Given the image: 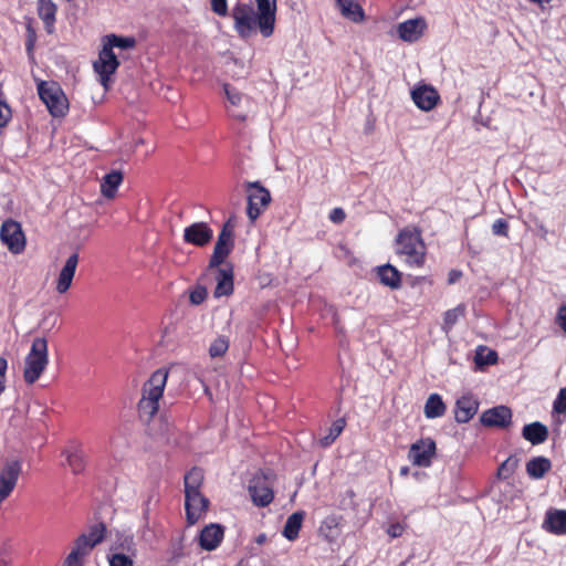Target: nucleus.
Masks as SVG:
<instances>
[{"instance_id": "nucleus-20", "label": "nucleus", "mask_w": 566, "mask_h": 566, "mask_svg": "<svg viewBox=\"0 0 566 566\" xmlns=\"http://www.w3.org/2000/svg\"><path fill=\"white\" fill-rule=\"evenodd\" d=\"M213 237L212 229L206 222H195L184 230V240L187 243L203 247Z\"/></svg>"}, {"instance_id": "nucleus-44", "label": "nucleus", "mask_w": 566, "mask_h": 566, "mask_svg": "<svg viewBox=\"0 0 566 566\" xmlns=\"http://www.w3.org/2000/svg\"><path fill=\"white\" fill-rule=\"evenodd\" d=\"M12 117L10 106L6 101L0 98V128H4Z\"/></svg>"}, {"instance_id": "nucleus-5", "label": "nucleus", "mask_w": 566, "mask_h": 566, "mask_svg": "<svg viewBox=\"0 0 566 566\" xmlns=\"http://www.w3.org/2000/svg\"><path fill=\"white\" fill-rule=\"evenodd\" d=\"M49 364L48 340L45 337H35L30 352L24 359L23 379L27 384H34L46 369Z\"/></svg>"}, {"instance_id": "nucleus-12", "label": "nucleus", "mask_w": 566, "mask_h": 566, "mask_svg": "<svg viewBox=\"0 0 566 566\" xmlns=\"http://www.w3.org/2000/svg\"><path fill=\"white\" fill-rule=\"evenodd\" d=\"M233 244V230L229 223H226L218 235L209 261V268L213 269L220 266L224 262L226 258L231 253Z\"/></svg>"}, {"instance_id": "nucleus-26", "label": "nucleus", "mask_w": 566, "mask_h": 566, "mask_svg": "<svg viewBox=\"0 0 566 566\" xmlns=\"http://www.w3.org/2000/svg\"><path fill=\"white\" fill-rule=\"evenodd\" d=\"M522 437L533 446H537L547 440L548 429L542 422L535 421L523 427Z\"/></svg>"}, {"instance_id": "nucleus-46", "label": "nucleus", "mask_w": 566, "mask_h": 566, "mask_svg": "<svg viewBox=\"0 0 566 566\" xmlns=\"http://www.w3.org/2000/svg\"><path fill=\"white\" fill-rule=\"evenodd\" d=\"M492 232L494 235H502L507 237L509 235V223L505 219H497L492 224Z\"/></svg>"}, {"instance_id": "nucleus-14", "label": "nucleus", "mask_w": 566, "mask_h": 566, "mask_svg": "<svg viewBox=\"0 0 566 566\" xmlns=\"http://www.w3.org/2000/svg\"><path fill=\"white\" fill-rule=\"evenodd\" d=\"M436 453V442L430 439H422L413 443L409 450L408 458L412 464L418 467H429Z\"/></svg>"}, {"instance_id": "nucleus-27", "label": "nucleus", "mask_w": 566, "mask_h": 566, "mask_svg": "<svg viewBox=\"0 0 566 566\" xmlns=\"http://www.w3.org/2000/svg\"><path fill=\"white\" fill-rule=\"evenodd\" d=\"M233 292V273L232 268H219L217 270V286L214 296L221 297L230 295Z\"/></svg>"}, {"instance_id": "nucleus-23", "label": "nucleus", "mask_w": 566, "mask_h": 566, "mask_svg": "<svg viewBox=\"0 0 566 566\" xmlns=\"http://www.w3.org/2000/svg\"><path fill=\"white\" fill-rule=\"evenodd\" d=\"M543 528L555 535L566 534V510L549 509L545 514Z\"/></svg>"}, {"instance_id": "nucleus-34", "label": "nucleus", "mask_w": 566, "mask_h": 566, "mask_svg": "<svg viewBox=\"0 0 566 566\" xmlns=\"http://www.w3.org/2000/svg\"><path fill=\"white\" fill-rule=\"evenodd\" d=\"M185 492L200 491L203 482V471L199 468H192L184 478Z\"/></svg>"}, {"instance_id": "nucleus-60", "label": "nucleus", "mask_w": 566, "mask_h": 566, "mask_svg": "<svg viewBox=\"0 0 566 566\" xmlns=\"http://www.w3.org/2000/svg\"><path fill=\"white\" fill-rule=\"evenodd\" d=\"M408 471H409V469H408L407 467H402V468L400 469V474H401V475H407V474H408Z\"/></svg>"}, {"instance_id": "nucleus-50", "label": "nucleus", "mask_w": 566, "mask_h": 566, "mask_svg": "<svg viewBox=\"0 0 566 566\" xmlns=\"http://www.w3.org/2000/svg\"><path fill=\"white\" fill-rule=\"evenodd\" d=\"M62 566H83V557L70 552V554L64 559Z\"/></svg>"}, {"instance_id": "nucleus-1", "label": "nucleus", "mask_w": 566, "mask_h": 566, "mask_svg": "<svg viewBox=\"0 0 566 566\" xmlns=\"http://www.w3.org/2000/svg\"><path fill=\"white\" fill-rule=\"evenodd\" d=\"M136 46L134 36H120L117 34H107L103 38V48L99 51L98 59L94 62L93 67L99 76L101 84L107 88L111 76L119 66V61L114 53V49L132 50Z\"/></svg>"}, {"instance_id": "nucleus-11", "label": "nucleus", "mask_w": 566, "mask_h": 566, "mask_svg": "<svg viewBox=\"0 0 566 566\" xmlns=\"http://www.w3.org/2000/svg\"><path fill=\"white\" fill-rule=\"evenodd\" d=\"M22 470L19 460L7 461L0 470V504L6 501L17 486Z\"/></svg>"}, {"instance_id": "nucleus-17", "label": "nucleus", "mask_w": 566, "mask_h": 566, "mask_svg": "<svg viewBox=\"0 0 566 566\" xmlns=\"http://www.w3.org/2000/svg\"><path fill=\"white\" fill-rule=\"evenodd\" d=\"M411 98L418 108L429 112L436 107L440 95L433 86L423 84L411 91Z\"/></svg>"}, {"instance_id": "nucleus-3", "label": "nucleus", "mask_w": 566, "mask_h": 566, "mask_svg": "<svg viewBox=\"0 0 566 566\" xmlns=\"http://www.w3.org/2000/svg\"><path fill=\"white\" fill-rule=\"evenodd\" d=\"M167 379L168 370L159 368L143 385L142 397L137 405L138 415L143 421L149 422L157 415Z\"/></svg>"}, {"instance_id": "nucleus-41", "label": "nucleus", "mask_w": 566, "mask_h": 566, "mask_svg": "<svg viewBox=\"0 0 566 566\" xmlns=\"http://www.w3.org/2000/svg\"><path fill=\"white\" fill-rule=\"evenodd\" d=\"M344 426H345V422L344 420H337L335 421L332 427L329 428V432L327 436H325L323 439H322V444L327 447L329 446L331 443H333L337 437L342 433L343 429H344Z\"/></svg>"}, {"instance_id": "nucleus-7", "label": "nucleus", "mask_w": 566, "mask_h": 566, "mask_svg": "<svg viewBox=\"0 0 566 566\" xmlns=\"http://www.w3.org/2000/svg\"><path fill=\"white\" fill-rule=\"evenodd\" d=\"M247 191H248L247 214H248L250 221L254 222L260 217L262 211L270 205L271 193L259 181L248 182Z\"/></svg>"}, {"instance_id": "nucleus-48", "label": "nucleus", "mask_w": 566, "mask_h": 566, "mask_svg": "<svg viewBox=\"0 0 566 566\" xmlns=\"http://www.w3.org/2000/svg\"><path fill=\"white\" fill-rule=\"evenodd\" d=\"M211 8L218 15H226L228 11L227 0H211Z\"/></svg>"}, {"instance_id": "nucleus-21", "label": "nucleus", "mask_w": 566, "mask_h": 566, "mask_svg": "<svg viewBox=\"0 0 566 566\" xmlns=\"http://www.w3.org/2000/svg\"><path fill=\"white\" fill-rule=\"evenodd\" d=\"M479 401L478 399L469 394L460 397L455 402L454 417L459 423L469 422L478 412Z\"/></svg>"}, {"instance_id": "nucleus-52", "label": "nucleus", "mask_w": 566, "mask_h": 566, "mask_svg": "<svg viewBox=\"0 0 566 566\" xmlns=\"http://www.w3.org/2000/svg\"><path fill=\"white\" fill-rule=\"evenodd\" d=\"M34 44H35V33L29 27L28 28V39H27V43H25L27 52H28L29 55L32 54Z\"/></svg>"}, {"instance_id": "nucleus-25", "label": "nucleus", "mask_w": 566, "mask_h": 566, "mask_svg": "<svg viewBox=\"0 0 566 566\" xmlns=\"http://www.w3.org/2000/svg\"><path fill=\"white\" fill-rule=\"evenodd\" d=\"M376 274L380 283L391 290H398L401 286V273L389 263L377 266Z\"/></svg>"}, {"instance_id": "nucleus-28", "label": "nucleus", "mask_w": 566, "mask_h": 566, "mask_svg": "<svg viewBox=\"0 0 566 566\" xmlns=\"http://www.w3.org/2000/svg\"><path fill=\"white\" fill-rule=\"evenodd\" d=\"M56 11L57 7L52 0H38V14L48 33L54 31Z\"/></svg>"}, {"instance_id": "nucleus-22", "label": "nucleus", "mask_w": 566, "mask_h": 566, "mask_svg": "<svg viewBox=\"0 0 566 566\" xmlns=\"http://www.w3.org/2000/svg\"><path fill=\"white\" fill-rule=\"evenodd\" d=\"M224 530L220 524L211 523L199 534V545L206 551L216 549L223 539Z\"/></svg>"}, {"instance_id": "nucleus-40", "label": "nucleus", "mask_w": 566, "mask_h": 566, "mask_svg": "<svg viewBox=\"0 0 566 566\" xmlns=\"http://www.w3.org/2000/svg\"><path fill=\"white\" fill-rule=\"evenodd\" d=\"M229 348V339L226 336H218L209 347V355L212 358L223 356Z\"/></svg>"}, {"instance_id": "nucleus-16", "label": "nucleus", "mask_w": 566, "mask_h": 566, "mask_svg": "<svg viewBox=\"0 0 566 566\" xmlns=\"http://www.w3.org/2000/svg\"><path fill=\"white\" fill-rule=\"evenodd\" d=\"M427 29L424 18L417 17L398 23L397 34L400 40L408 43L418 41Z\"/></svg>"}, {"instance_id": "nucleus-2", "label": "nucleus", "mask_w": 566, "mask_h": 566, "mask_svg": "<svg viewBox=\"0 0 566 566\" xmlns=\"http://www.w3.org/2000/svg\"><path fill=\"white\" fill-rule=\"evenodd\" d=\"M261 11L252 2H239L232 9V18L234 21V29L242 39H248L259 31L264 38H269L274 32L275 15L272 14V20L264 27L261 20Z\"/></svg>"}, {"instance_id": "nucleus-10", "label": "nucleus", "mask_w": 566, "mask_h": 566, "mask_svg": "<svg viewBox=\"0 0 566 566\" xmlns=\"http://www.w3.org/2000/svg\"><path fill=\"white\" fill-rule=\"evenodd\" d=\"M106 526L104 523H96L90 526L86 533L81 534L72 548L71 553L85 557L97 544L105 538Z\"/></svg>"}, {"instance_id": "nucleus-19", "label": "nucleus", "mask_w": 566, "mask_h": 566, "mask_svg": "<svg viewBox=\"0 0 566 566\" xmlns=\"http://www.w3.org/2000/svg\"><path fill=\"white\" fill-rule=\"evenodd\" d=\"M512 420V411L506 406H496L493 408H490L482 412L480 417V422L484 427H499V428H505L511 423Z\"/></svg>"}, {"instance_id": "nucleus-36", "label": "nucleus", "mask_w": 566, "mask_h": 566, "mask_svg": "<svg viewBox=\"0 0 566 566\" xmlns=\"http://www.w3.org/2000/svg\"><path fill=\"white\" fill-rule=\"evenodd\" d=\"M520 464V459L516 455H510L505 461L501 463L497 469V478L506 480L513 475Z\"/></svg>"}, {"instance_id": "nucleus-39", "label": "nucleus", "mask_w": 566, "mask_h": 566, "mask_svg": "<svg viewBox=\"0 0 566 566\" xmlns=\"http://www.w3.org/2000/svg\"><path fill=\"white\" fill-rule=\"evenodd\" d=\"M497 361V353L492 349H486L481 347L480 350L476 352L474 357V363L478 367H484L494 365Z\"/></svg>"}, {"instance_id": "nucleus-9", "label": "nucleus", "mask_w": 566, "mask_h": 566, "mask_svg": "<svg viewBox=\"0 0 566 566\" xmlns=\"http://www.w3.org/2000/svg\"><path fill=\"white\" fill-rule=\"evenodd\" d=\"M0 240L13 254H20L25 249V237L21 224L12 219L3 221L0 229Z\"/></svg>"}, {"instance_id": "nucleus-59", "label": "nucleus", "mask_w": 566, "mask_h": 566, "mask_svg": "<svg viewBox=\"0 0 566 566\" xmlns=\"http://www.w3.org/2000/svg\"><path fill=\"white\" fill-rule=\"evenodd\" d=\"M532 2L534 3H538V4H542V3H548L551 2L552 0H531Z\"/></svg>"}, {"instance_id": "nucleus-32", "label": "nucleus", "mask_w": 566, "mask_h": 566, "mask_svg": "<svg viewBox=\"0 0 566 566\" xmlns=\"http://www.w3.org/2000/svg\"><path fill=\"white\" fill-rule=\"evenodd\" d=\"M423 412L428 419L442 417L446 412V405L441 396L438 394H431L424 403Z\"/></svg>"}, {"instance_id": "nucleus-4", "label": "nucleus", "mask_w": 566, "mask_h": 566, "mask_svg": "<svg viewBox=\"0 0 566 566\" xmlns=\"http://www.w3.org/2000/svg\"><path fill=\"white\" fill-rule=\"evenodd\" d=\"M396 253L403 256L409 266H422L426 258V247L421 234L407 229L401 230L396 239Z\"/></svg>"}, {"instance_id": "nucleus-54", "label": "nucleus", "mask_w": 566, "mask_h": 566, "mask_svg": "<svg viewBox=\"0 0 566 566\" xmlns=\"http://www.w3.org/2000/svg\"><path fill=\"white\" fill-rule=\"evenodd\" d=\"M460 276H461V272L460 271L452 270L449 273L448 281H449L450 284H452V283L457 282Z\"/></svg>"}, {"instance_id": "nucleus-63", "label": "nucleus", "mask_w": 566, "mask_h": 566, "mask_svg": "<svg viewBox=\"0 0 566 566\" xmlns=\"http://www.w3.org/2000/svg\"><path fill=\"white\" fill-rule=\"evenodd\" d=\"M340 566H345V565H340Z\"/></svg>"}, {"instance_id": "nucleus-13", "label": "nucleus", "mask_w": 566, "mask_h": 566, "mask_svg": "<svg viewBox=\"0 0 566 566\" xmlns=\"http://www.w3.org/2000/svg\"><path fill=\"white\" fill-rule=\"evenodd\" d=\"M66 465L73 474H82L86 468V454L80 440H70L62 450Z\"/></svg>"}, {"instance_id": "nucleus-58", "label": "nucleus", "mask_w": 566, "mask_h": 566, "mask_svg": "<svg viewBox=\"0 0 566 566\" xmlns=\"http://www.w3.org/2000/svg\"><path fill=\"white\" fill-rule=\"evenodd\" d=\"M180 556H181V548H178V549H176V551L174 552L172 557H174L175 559H177V558H179Z\"/></svg>"}, {"instance_id": "nucleus-6", "label": "nucleus", "mask_w": 566, "mask_h": 566, "mask_svg": "<svg viewBox=\"0 0 566 566\" xmlns=\"http://www.w3.org/2000/svg\"><path fill=\"white\" fill-rule=\"evenodd\" d=\"M38 94L52 116L63 117L66 114L69 109L67 98L57 83L53 81L39 82Z\"/></svg>"}, {"instance_id": "nucleus-37", "label": "nucleus", "mask_w": 566, "mask_h": 566, "mask_svg": "<svg viewBox=\"0 0 566 566\" xmlns=\"http://www.w3.org/2000/svg\"><path fill=\"white\" fill-rule=\"evenodd\" d=\"M256 8L261 11V20H263L264 27H268L272 14L276 13V0H255Z\"/></svg>"}, {"instance_id": "nucleus-8", "label": "nucleus", "mask_w": 566, "mask_h": 566, "mask_svg": "<svg viewBox=\"0 0 566 566\" xmlns=\"http://www.w3.org/2000/svg\"><path fill=\"white\" fill-rule=\"evenodd\" d=\"M272 478V472H261L260 474H255L250 481L249 493L256 506L264 507L273 501Z\"/></svg>"}, {"instance_id": "nucleus-18", "label": "nucleus", "mask_w": 566, "mask_h": 566, "mask_svg": "<svg viewBox=\"0 0 566 566\" xmlns=\"http://www.w3.org/2000/svg\"><path fill=\"white\" fill-rule=\"evenodd\" d=\"M78 253H72L65 261L64 265L59 272L55 281V290L59 294L66 293L73 282L77 265H78Z\"/></svg>"}, {"instance_id": "nucleus-45", "label": "nucleus", "mask_w": 566, "mask_h": 566, "mask_svg": "<svg viewBox=\"0 0 566 566\" xmlns=\"http://www.w3.org/2000/svg\"><path fill=\"white\" fill-rule=\"evenodd\" d=\"M190 303L193 305H200L207 298L206 287L199 285L190 292Z\"/></svg>"}, {"instance_id": "nucleus-51", "label": "nucleus", "mask_w": 566, "mask_h": 566, "mask_svg": "<svg viewBox=\"0 0 566 566\" xmlns=\"http://www.w3.org/2000/svg\"><path fill=\"white\" fill-rule=\"evenodd\" d=\"M346 213L342 208H334L329 213V219L334 223H340L345 220Z\"/></svg>"}, {"instance_id": "nucleus-42", "label": "nucleus", "mask_w": 566, "mask_h": 566, "mask_svg": "<svg viewBox=\"0 0 566 566\" xmlns=\"http://www.w3.org/2000/svg\"><path fill=\"white\" fill-rule=\"evenodd\" d=\"M223 88H224L226 96L231 105L238 106L241 104V102L243 99V95L238 90L230 86L229 84H224Z\"/></svg>"}, {"instance_id": "nucleus-38", "label": "nucleus", "mask_w": 566, "mask_h": 566, "mask_svg": "<svg viewBox=\"0 0 566 566\" xmlns=\"http://www.w3.org/2000/svg\"><path fill=\"white\" fill-rule=\"evenodd\" d=\"M137 555H130L119 552H108L107 560L109 566H134Z\"/></svg>"}, {"instance_id": "nucleus-61", "label": "nucleus", "mask_w": 566, "mask_h": 566, "mask_svg": "<svg viewBox=\"0 0 566 566\" xmlns=\"http://www.w3.org/2000/svg\"><path fill=\"white\" fill-rule=\"evenodd\" d=\"M232 116L235 117V118H239L241 120H243L245 118V116L240 114V113H238V114L233 113Z\"/></svg>"}, {"instance_id": "nucleus-24", "label": "nucleus", "mask_w": 566, "mask_h": 566, "mask_svg": "<svg viewBox=\"0 0 566 566\" xmlns=\"http://www.w3.org/2000/svg\"><path fill=\"white\" fill-rule=\"evenodd\" d=\"M336 7L345 19L354 23H360L366 18L363 7L356 0H336Z\"/></svg>"}, {"instance_id": "nucleus-30", "label": "nucleus", "mask_w": 566, "mask_h": 566, "mask_svg": "<svg viewBox=\"0 0 566 566\" xmlns=\"http://www.w3.org/2000/svg\"><path fill=\"white\" fill-rule=\"evenodd\" d=\"M122 181L123 174L120 171L113 170L106 174L101 182L102 195L108 199L114 198Z\"/></svg>"}, {"instance_id": "nucleus-47", "label": "nucleus", "mask_w": 566, "mask_h": 566, "mask_svg": "<svg viewBox=\"0 0 566 566\" xmlns=\"http://www.w3.org/2000/svg\"><path fill=\"white\" fill-rule=\"evenodd\" d=\"M8 369V361L6 358L0 357V396L6 390V374Z\"/></svg>"}, {"instance_id": "nucleus-62", "label": "nucleus", "mask_w": 566, "mask_h": 566, "mask_svg": "<svg viewBox=\"0 0 566 566\" xmlns=\"http://www.w3.org/2000/svg\"><path fill=\"white\" fill-rule=\"evenodd\" d=\"M264 537H265L264 535H261V536L259 537L258 542H259V543H262V542L264 541Z\"/></svg>"}, {"instance_id": "nucleus-29", "label": "nucleus", "mask_w": 566, "mask_h": 566, "mask_svg": "<svg viewBox=\"0 0 566 566\" xmlns=\"http://www.w3.org/2000/svg\"><path fill=\"white\" fill-rule=\"evenodd\" d=\"M551 469V460L543 455L534 457L526 463V473L533 480L543 479Z\"/></svg>"}, {"instance_id": "nucleus-57", "label": "nucleus", "mask_w": 566, "mask_h": 566, "mask_svg": "<svg viewBox=\"0 0 566 566\" xmlns=\"http://www.w3.org/2000/svg\"><path fill=\"white\" fill-rule=\"evenodd\" d=\"M345 494L349 499L350 503H353L354 497H355V492L353 490H347Z\"/></svg>"}, {"instance_id": "nucleus-55", "label": "nucleus", "mask_w": 566, "mask_h": 566, "mask_svg": "<svg viewBox=\"0 0 566 566\" xmlns=\"http://www.w3.org/2000/svg\"><path fill=\"white\" fill-rule=\"evenodd\" d=\"M10 563V556L9 554L3 551L0 553V566H7Z\"/></svg>"}, {"instance_id": "nucleus-33", "label": "nucleus", "mask_w": 566, "mask_h": 566, "mask_svg": "<svg viewBox=\"0 0 566 566\" xmlns=\"http://www.w3.org/2000/svg\"><path fill=\"white\" fill-rule=\"evenodd\" d=\"M108 552H119L130 555H137V547L134 536L130 534H118L116 541L111 545Z\"/></svg>"}, {"instance_id": "nucleus-15", "label": "nucleus", "mask_w": 566, "mask_h": 566, "mask_svg": "<svg viewBox=\"0 0 566 566\" xmlns=\"http://www.w3.org/2000/svg\"><path fill=\"white\" fill-rule=\"evenodd\" d=\"M209 501L201 491L185 492L186 516L189 525L196 524L207 511Z\"/></svg>"}, {"instance_id": "nucleus-43", "label": "nucleus", "mask_w": 566, "mask_h": 566, "mask_svg": "<svg viewBox=\"0 0 566 566\" xmlns=\"http://www.w3.org/2000/svg\"><path fill=\"white\" fill-rule=\"evenodd\" d=\"M553 410L557 413H566V387L558 391L553 402Z\"/></svg>"}, {"instance_id": "nucleus-56", "label": "nucleus", "mask_w": 566, "mask_h": 566, "mask_svg": "<svg viewBox=\"0 0 566 566\" xmlns=\"http://www.w3.org/2000/svg\"><path fill=\"white\" fill-rule=\"evenodd\" d=\"M324 524L327 526V527H333V526H336L337 525V517L336 516H329L327 517L325 521H324Z\"/></svg>"}, {"instance_id": "nucleus-53", "label": "nucleus", "mask_w": 566, "mask_h": 566, "mask_svg": "<svg viewBox=\"0 0 566 566\" xmlns=\"http://www.w3.org/2000/svg\"><path fill=\"white\" fill-rule=\"evenodd\" d=\"M557 321L559 326L566 333V305L562 306L557 314Z\"/></svg>"}, {"instance_id": "nucleus-31", "label": "nucleus", "mask_w": 566, "mask_h": 566, "mask_svg": "<svg viewBox=\"0 0 566 566\" xmlns=\"http://www.w3.org/2000/svg\"><path fill=\"white\" fill-rule=\"evenodd\" d=\"M304 517L305 512L303 511H297L291 514L285 522L283 536L289 541H295L298 537Z\"/></svg>"}, {"instance_id": "nucleus-35", "label": "nucleus", "mask_w": 566, "mask_h": 566, "mask_svg": "<svg viewBox=\"0 0 566 566\" xmlns=\"http://www.w3.org/2000/svg\"><path fill=\"white\" fill-rule=\"evenodd\" d=\"M465 314V306L463 304H459L454 308L448 310L443 316V325L442 329L444 332H449L457 324L460 317H463Z\"/></svg>"}, {"instance_id": "nucleus-49", "label": "nucleus", "mask_w": 566, "mask_h": 566, "mask_svg": "<svg viewBox=\"0 0 566 566\" xmlns=\"http://www.w3.org/2000/svg\"><path fill=\"white\" fill-rule=\"evenodd\" d=\"M405 532V525L401 524V523H394V524H390L387 528V534L391 537V538H397V537H400Z\"/></svg>"}]
</instances>
